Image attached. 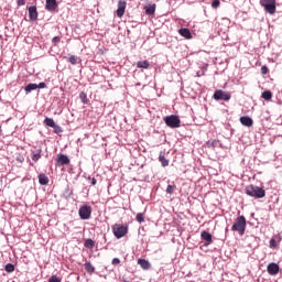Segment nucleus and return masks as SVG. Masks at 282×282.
Returning <instances> with one entry per match:
<instances>
[{
    "mask_svg": "<svg viewBox=\"0 0 282 282\" xmlns=\"http://www.w3.org/2000/svg\"><path fill=\"white\" fill-rule=\"evenodd\" d=\"M52 43H61V37L59 36H54L53 39H52Z\"/></svg>",
    "mask_w": 282,
    "mask_h": 282,
    "instance_id": "obj_39",
    "label": "nucleus"
},
{
    "mask_svg": "<svg viewBox=\"0 0 282 282\" xmlns=\"http://www.w3.org/2000/svg\"><path fill=\"white\" fill-rule=\"evenodd\" d=\"M6 272H14V264L7 263L4 267Z\"/></svg>",
    "mask_w": 282,
    "mask_h": 282,
    "instance_id": "obj_30",
    "label": "nucleus"
},
{
    "mask_svg": "<svg viewBox=\"0 0 282 282\" xmlns=\"http://www.w3.org/2000/svg\"><path fill=\"white\" fill-rule=\"evenodd\" d=\"M145 14H155V3L145 7Z\"/></svg>",
    "mask_w": 282,
    "mask_h": 282,
    "instance_id": "obj_22",
    "label": "nucleus"
},
{
    "mask_svg": "<svg viewBox=\"0 0 282 282\" xmlns=\"http://www.w3.org/2000/svg\"><path fill=\"white\" fill-rule=\"evenodd\" d=\"M112 232L116 239H122L129 232V227L124 225L115 224L112 226Z\"/></svg>",
    "mask_w": 282,
    "mask_h": 282,
    "instance_id": "obj_5",
    "label": "nucleus"
},
{
    "mask_svg": "<svg viewBox=\"0 0 282 282\" xmlns=\"http://www.w3.org/2000/svg\"><path fill=\"white\" fill-rule=\"evenodd\" d=\"M48 282H61V278L56 276V275H52L50 279H48Z\"/></svg>",
    "mask_w": 282,
    "mask_h": 282,
    "instance_id": "obj_36",
    "label": "nucleus"
},
{
    "mask_svg": "<svg viewBox=\"0 0 282 282\" xmlns=\"http://www.w3.org/2000/svg\"><path fill=\"white\" fill-rule=\"evenodd\" d=\"M269 248H276V239H274V238L270 239Z\"/></svg>",
    "mask_w": 282,
    "mask_h": 282,
    "instance_id": "obj_33",
    "label": "nucleus"
},
{
    "mask_svg": "<svg viewBox=\"0 0 282 282\" xmlns=\"http://www.w3.org/2000/svg\"><path fill=\"white\" fill-rule=\"evenodd\" d=\"M54 133H63V128H61V126L58 124H54L53 127Z\"/></svg>",
    "mask_w": 282,
    "mask_h": 282,
    "instance_id": "obj_32",
    "label": "nucleus"
},
{
    "mask_svg": "<svg viewBox=\"0 0 282 282\" xmlns=\"http://www.w3.org/2000/svg\"><path fill=\"white\" fill-rule=\"evenodd\" d=\"M138 263L140 264V268H142V270H151V262H149L147 259L140 258L138 260Z\"/></svg>",
    "mask_w": 282,
    "mask_h": 282,
    "instance_id": "obj_15",
    "label": "nucleus"
},
{
    "mask_svg": "<svg viewBox=\"0 0 282 282\" xmlns=\"http://www.w3.org/2000/svg\"><path fill=\"white\" fill-rule=\"evenodd\" d=\"M159 161L161 162V166L163 167H166L170 164L169 159H166V156H164V154L162 153L159 155Z\"/></svg>",
    "mask_w": 282,
    "mask_h": 282,
    "instance_id": "obj_19",
    "label": "nucleus"
},
{
    "mask_svg": "<svg viewBox=\"0 0 282 282\" xmlns=\"http://www.w3.org/2000/svg\"><path fill=\"white\" fill-rule=\"evenodd\" d=\"M29 18L30 21H36V19H39V11L36 10V6L29 7Z\"/></svg>",
    "mask_w": 282,
    "mask_h": 282,
    "instance_id": "obj_13",
    "label": "nucleus"
},
{
    "mask_svg": "<svg viewBox=\"0 0 282 282\" xmlns=\"http://www.w3.org/2000/svg\"><path fill=\"white\" fill-rule=\"evenodd\" d=\"M57 8L58 3L56 2V0H46L45 10H47V12H54V10H56Z\"/></svg>",
    "mask_w": 282,
    "mask_h": 282,
    "instance_id": "obj_10",
    "label": "nucleus"
},
{
    "mask_svg": "<svg viewBox=\"0 0 282 282\" xmlns=\"http://www.w3.org/2000/svg\"><path fill=\"white\" fill-rule=\"evenodd\" d=\"M20 162H23V160H21V159H18Z\"/></svg>",
    "mask_w": 282,
    "mask_h": 282,
    "instance_id": "obj_44",
    "label": "nucleus"
},
{
    "mask_svg": "<svg viewBox=\"0 0 282 282\" xmlns=\"http://www.w3.org/2000/svg\"><path fill=\"white\" fill-rule=\"evenodd\" d=\"M240 123L243 127H252L253 121H252V118H250L248 116H243V117L240 118Z\"/></svg>",
    "mask_w": 282,
    "mask_h": 282,
    "instance_id": "obj_14",
    "label": "nucleus"
},
{
    "mask_svg": "<svg viewBox=\"0 0 282 282\" xmlns=\"http://www.w3.org/2000/svg\"><path fill=\"white\" fill-rule=\"evenodd\" d=\"M174 191H175V185H167L166 187L167 195H173Z\"/></svg>",
    "mask_w": 282,
    "mask_h": 282,
    "instance_id": "obj_31",
    "label": "nucleus"
},
{
    "mask_svg": "<svg viewBox=\"0 0 282 282\" xmlns=\"http://www.w3.org/2000/svg\"><path fill=\"white\" fill-rule=\"evenodd\" d=\"M35 89H36V84H29V85L25 86L24 91L26 94H30L32 91H35Z\"/></svg>",
    "mask_w": 282,
    "mask_h": 282,
    "instance_id": "obj_23",
    "label": "nucleus"
},
{
    "mask_svg": "<svg viewBox=\"0 0 282 282\" xmlns=\"http://www.w3.org/2000/svg\"><path fill=\"white\" fill-rule=\"evenodd\" d=\"M85 248H94L96 246V242L91 240V238H88L84 242Z\"/></svg>",
    "mask_w": 282,
    "mask_h": 282,
    "instance_id": "obj_26",
    "label": "nucleus"
},
{
    "mask_svg": "<svg viewBox=\"0 0 282 282\" xmlns=\"http://www.w3.org/2000/svg\"><path fill=\"white\" fill-rule=\"evenodd\" d=\"M67 164H69V156H67L66 154H59L57 156V165L67 166Z\"/></svg>",
    "mask_w": 282,
    "mask_h": 282,
    "instance_id": "obj_11",
    "label": "nucleus"
},
{
    "mask_svg": "<svg viewBox=\"0 0 282 282\" xmlns=\"http://www.w3.org/2000/svg\"><path fill=\"white\" fill-rule=\"evenodd\" d=\"M207 144H208V147H213V149H215V147H217V144H218V141L217 140L208 141Z\"/></svg>",
    "mask_w": 282,
    "mask_h": 282,
    "instance_id": "obj_37",
    "label": "nucleus"
},
{
    "mask_svg": "<svg viewBox=\"0 0 282 282\" xmlns=\"http://www.w3.org/2000/svg\"><path fill=\"white\" fill-rule=\"evenodd\" d=\"M44 124H45V127H51V129H53V127L56 124V122L54 121V119L46 117L44 119Z\"/></svg>",
    "mask_w": 282,
    "mask_h": 282,
    "instance_id": "obj_21",
    "label": "nucleus"
},
{
    "mask_svg": "<svg viewBox=\"0 0 282 282\" xmlns=\"http://www.w3.org/2000/svg\"><path fill=\"white\" fill-rule=\"evenodd\" d=\"M68 197H72V192H69V188H67Z\"/></svg>",
    "mask_w": 282,
    "mask_h": 282,
    "instance_id": "obj_43",
    "label": "nucleus"
},
{
    "mask_svg": "<svg viewBox=\"0 0 282 282\" xmlns=\"http://www.w3.org/2000/svg\"><path fill=\"white\" fill-rule=\"evenodd\" d=\"M45 87H47V84H45V82L36 84V89H45Z\"/></svg>",
    "mask_w": 282,
    "mask_h": 282,
    "instance_id": "obj_35",
    "label": "nucleus"
},
{
    "mask_svg": "<svg viewBox=\"0 0 282 282\" xmlns=\"http://www.w3.org/2000/svg\"><path fill=\"white\" fill-rule=\"evenodd\" d=\"M17 3L18 6H25V0H18Z\"/></svg>",
    "mask_w": 282,
    "mask_h": 282,
    "instance_id": "obj_41",
    "label": "nucleus"
},
{
    "mask_svg": "<svg viewBox=\"0 0 282 282\" xmlns=\"http://www.w3.org/2000/svg\"><path fill=\"white\" fill-rule=\"evenodd\" d=\"M79 98H80L83 105H87V102H89V99H87V94H85V91H82L79 94Z\"/></svg>",
    "mask_w": 282,
    "mask_h": 282,
    "instance_id": "obj_27",
    "label": "nucleus"
},
{
    "mask_svg": "<svg viewBox=\"0 0 282 282\" xmlns=\"http://www.w3.org/2000/svg\"><path fill=\"white\" fill-rule=\"evenodd\" d=\"M111 263H112V265H119L120 259L119 258H113Z\"/></svg>",
    "mask_w": 282,
    "mask_h": 282,
    "instance_id": "obj_38",
    "label": "nucleus"
},
{
    "mask_svg": "<svg viewBox=\"0 0 282 282\" xmlns=\"http://www.w3.org/2000/svg\"><path fill=\"white\" fill-rule=\"evenodd\" d=\"M124 10H127V1L119 0L117 9V17H119V19H122V17H124Z\"/></svg>",
    "mask_w": 282,
    "mask_h": 282,
    "instance_id": "obj_9",
    "label": "nucleus"
},
{
    "mask_svg": "<svg viewBox=\"0 0 282 282\" xmlns=\"http://www.w3.org/2000/svg\"><path fill=\"white\" fill-rule=\"evenodd\" d=\"M68 63H70L72 65H78V58L75 55H70L68 57Z\"/></svg>",
    "mask_w": 282,
    "mask_h": 282,
    "instance_id": "obj_28",
    "label": "nucleus"
},
{
    "mask_svg": "<svg viewBox=\"0 0 282 282\" xmlns=\"http://www.w3.org/2000/svg\"><path fill=\"white\" fill-rule=\"evenodd\" d=\"M180 34L181 36H183L184 39H193V35L191 34V30L184 28V29H180Z\"/></svg>",
    "mask_w": 282,
    "mask_h": 282,
    "instance_id": "obj_18",
    "label": "nucleus"
},
{
    "mask_svg": "<svg viewBox=\"0 0 282 282\" xmlns=\"http://www.w3.org/2000/svg\"><path fill=\"white\" fill-rule=\"evenodd\" d=\"M41 153H42V150H37L35 153H33L32 155V160L33 162H39L41 160Z\"/></svg>",
    "mask_w": 282,
    "mask_h": 282,
    "instance_id": "obj_25",
    "label": "nucleus"
},
{
    "mask_svg": "<svg viewBox=\"0 0 282 282\" xmlns=\"http://www.w3.org/2000/svg\"><path fill=\"white\" fill-rule=\"evenodd\" d=\"M39 183L41 184V186H47V184H50V178L47 177V175L42 173L39 175Z\"/></svg>",
    "mask_w": 282,
    "mask_h": 282,
    "instance_id": "obj_16",
    "label": "nucleus"
},
{
    "mask_svg": "<svg viewBox=\"0 0 282 282\" xmlns=\"http://www.w3.org/2000/svg\"><path fill=\"white\" fill-rule=\"evenodd\" d=\"M137 221H138L139 224H144V214L138 213V214H137Z\"/></svg>",
    "mask_w": 282,
    "mask_h": 282,
    "instance_id": "obj_29",
    "label": "nucleus"
},
{
    "mask_svg": "<svg viewBox=\"0 0 282 282\" xmlns=\"http://www.w3.org/2000/svg\"><path fill=\"white\" fill-rule=\"evenodd\" d=\"M231 230L243 237V235H246V216L237 217Z\"/></svg>",
    "mask_w": 282,
    "mask_h": 282,
    "instance_id": "obj_2",
    "label": "nucleus"
},
{
    "mask_svg": "<svg viewBox=\"0 0 282 282\" xmlns=\"http://www.w3.org/2000/svg\"><path fill=\"white\" fill-rule=\"evenodd\" d=\"M123 282H129V281H127V280H123Z\"/></svg>",
    "mask_w": 282,
    "mask_h": 282,
    "instance_id": "obj_45",
    "label": "nucleus"
},
{
    "mask_svg": "<svg viewBox=\"0 0 282 282\" xmlns=\"http://www.w3.org/2000/svg\"><path fill=\"white\" fill-rule=\"evenodd\" d=\"M200 237L206 241L205 246H210L213 243V235H210V232L204 230L200 232Z\"/></svg>",
    "mask_w": 282,
    "mask_h": 282,
    "instance_id": "obj_12",
    "label": "nucleus"
},
{
    "mask_svg": "<svg viewBox=\"0 0 282 282\" xmlns=\"http://www.w3.org/2000/svg\"><path fill=\"white\" fill-rule=\"evenodd\" d=\"M78 215L80 219L87 220L91 218V206L83 205L79 208Z\"/></svg>",
    "mask_w": 282,
    "mask_h": 282,
    "instance_id": "obj_6",
    "label": "nucleus"
},
{
    "mask_svg": "<svg viewBox=\"0 0 282 282\" xmlns=\"http://www.w3.org/2000/svg\"><path fill=\"white\" fill-rule=\"evenodd\" d=\"M137 67L139 69H149V67H151V63H149V61H139L137 62Z\"/></svg>",
    "mask_w": 282,
    "mask_h": 282,
    "instance_id": "obj_17",
    "label": "nucleus"
},
{
    "mask_svg": "<svg viewBox=\"0 0 282 282\" xmlns=\"http://www.w3.org/2000/svg\"><path fill=\"white\" fill-rule=\"evenodd\" d=\"M261 98H263L264 100H272V91L270 90H265L262 93Z\"/></svg>",
    "mask_w": 282,
    "mask_h": 282,
    "instance_id": "obj_24",
    "label": "nucleus"
},
{
    "mask_svg": "<svg viewBox=\"0 0 282 282\" xmlns=\"http://www.w3.org/2000/svg\"><path fill=\"white\" fill-rule=\"evenodd\" d=\"M220 3H221V2H220L219 0H214V1L212 2V8L217 9V8H219Z\"/></svg>",
    "mask_w": 282,
    "mask_h": 282,
    "instance_id": "obj_34",
    "label": "nucleus"
},
{
    "mask_svg": "<svg viewBox=\"0 0 282 282\" xmlns=\"http://www.w3.org/2000/svg\"><path fill=\"white\" fill-rule=\"evenodd\" d=\"M260 6L264 8L267 14H275L276 12V0H260Z\"/></svg>",
    "mask_w": 282,
    "mask_h": 282,
    "instance_id": "obj_4",
    "label": "nucleus"
},
{
    "mask_svg": "<svg viewBox=\"0 0 282 282\" xmlns=\"http://www.w3.org/2000/svg\"><path fill=\"white\" fill-rule=\"evenodd\" d=\"M214 100H230L231 96L230 93H226L224 90H216L213 95Z\"/></svg>",
    "mask_w": 282,
    "mask_h": 282,
    "instance_id": "obj_7",
    "label": "nucleus"
},
{
    "mask_svg": "<svg viewBox=\"0 0 282 282\" xmlns=\"http://www.w3.org/2000/svg\"><path fill=\"white\" fill-rule=\"evenodd\" d=\"M245 193L246 195H248L249 197H253L254 199H263V197H265V189L257 185H248L245 188Z\"/></svg>",
    "mask_w": 282,
    "mask_h": 282,
    "instance_id": "obj_1",
    "label": "nucleus"
},
{
    "mask_svg": "<svg viewBox=\"0 0 282 282\" xmlns=\"http://www.w3.org/2000/svg\"><path fill=\"white\" fill-rule=\"evenodd\" d=\"M84 268L88 274H94V272H96V268L91 265V262H86Z\"/></svg>",
    "mask_w": 282,
    "mask_h": 282,
    "instance_id": "obj_20",
    "label": "nucleus"
},
{
    "mask_svg": "<svg viewBox=\"0 0 282 282\" xmlns=\"http://www.w3.org/2000/svg\"><path fill=\"white\" fill-rule=\"evenodd\" d=\"M97 183H98V181L93 177L90 184H91L93 186H96Z\"/></svg>",
    "mask_w": 282,
    "mask_h": 282,
    "instance_id": "obj_42",
    "label": "nucleus"
},
{
    "mask_svg": "<svg viewBox=\"0 0 282 282\" xmlns=\"http://www.w3.org/2000/svg\"><path fill=\"white\" fill-rule=\"evenodd\" d=\"M261 74H268V66L261 67Z\"/></svg>",
    "mask_w": 282,
    "mask_h": 282,
    "instance_id": "obj_40",
    "label": "nucleus"
},
{
    "mask_svg": "<svg viewBox=\"0 0 282 282\" xmlns=\"http://www.w3.org/2000/svg\"><path fill=\"white\" fill-rule=\"evenodd\" d=\"M166 127L170 129H180L182 127V120L177 115H170L163 118Z\"/></svg>",
    "mask_w": 282,
    "mask_h": 282,
    "instance_id": "obj_3",
    "label": "nucleus"
},
{
    "mask_svg": "<svg viewBox=\"0 0 282 282\" xmlns=\"http://www.w3.org/2000/svg\"><path fill=\"white\" fill-rule=\"evenodd\" d=\"M280 267L275 262H271L267 267V272L271 276H276L279 274Z\"/></svg>",
    "mask_w": 282,
    "mask_h": 282,
    "instance_id": "obj_8",
    "label": "nucleus"
}]
</instances>
